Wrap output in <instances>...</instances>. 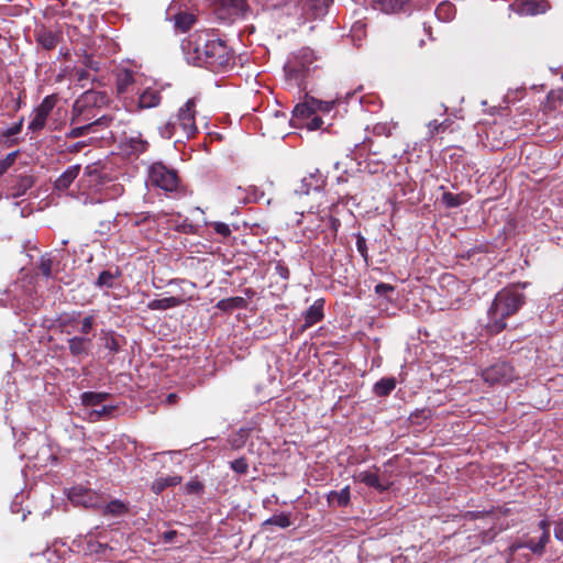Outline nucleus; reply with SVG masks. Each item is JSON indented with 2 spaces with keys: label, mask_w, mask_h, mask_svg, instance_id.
Returning a JSON list of instances; mask_svg holds the SVG:
<instances>
[{
  "label": "nucleus",
  "mask_w": 563,
  "mask_h": 563,
  "mask_svg": "<svg viewBox=\"0 0 563 563\" xmlns=\"http://www.w3.org/2000/svg\"><path fill=\"white\" fill-rule=\"evenodd\" d=\"M528 284H514L499 290L488 310V328L492 332L503 331L507 324L506 319L516 314L526 303L527 297L523 292Z\"/></svg>",
  "instance_id": "nucleus-1"
},
{
  "label": "nucleus",
  "mask_w": 563,
  "mask_h": 563,
  "mask_svg": "<svg viewBox=\"0 0 563 563\" xmlns=\"http://www.w3.org/2000/svg\"><path fill=\"white\" fill-rule=\"evenodd\" d=\"M203 53L205 57L202 58L201 66L211 71H224L234 64L232 51L223 40L217 37L213 33H210L209 43Z\"/></svg>",
  "instance_id": "nucleus-2"
},
{
  "label": "nucleus",
  "mask_w": 563,
  "mask_h": 563,
  "mask_svg": "<svg viewBox=\"0 0 563 563\" xmlns=\"http://www.w3.org/2000/svg\"><path fill=\"white\" fill-rule=\"evenodd\" d=\"M316 59L312 49L305 47L295 54L285 65L286 76L295 80L299 88L306 89L305 80L312 69Z\"/></svg>",
  "instance_id": "nucleus-3"
},
{
  "label": "nucleus",
  "mask_w": 563,
  "mask_h": 563,
  "mask_svg": "<svg viewBox=\"0 0 563 563\" xmlns=\"http://www.w3.org/2000/svg\"><path fill=\"white\" fill-rule=\"evenodd\" d=\"M147 183L150 186L166 192L177 191L180 186L177 172L174 168L167 167L162 162L153 163L148 167Z\"/></svg>",
  "instance_id": "nucleus-4"
},
{
  "label": "nucleus",
  "mask_w": 563,
  "mask_h": 563,
  "mask_svg": "<svg viewBox=\"0 0 563 563\" xmlns=\"http://www.w3.org/2000/svg\"><path fill=\"white\" fill-rule=\"evenodd\" d=\"M209 36L210 32L208 31H197L183 40L181 49L188 64L201 66Z\"/></svg>",
  "instance_id": "nucleus-5"
},
{
  "label": "nucleus",
  "mask_w": 563,
  "mask_h": 563,
  "mask_svg": "<svg viewBox=\"0 0 563 563\" xmlns=\"http://www.w3.org/2000/svg\"><path fill=\"white\" fill-rule=\"evenodd\" d=\"M196 100L188 99L187 102L178 110L175 122L177 123L180 136L189 139L192 137L198 129L196 125Z\"/></svg>",
  "instance_id": "nucleus-6"
},
{
  "label": "nucleus",
  "mask_w": 563,
  "mask_h": 563,
  "mask_svg": "<svg viewBox=\"0 0 563 563\" xmlns=\"http://www.w3.org/2000/svg\"><path fill=\"white\" fill-rule=\"evenodd\" d=\"M483 378L490 385L507 384L516 378L514 367L506 363H496L483 371Z\"/></svg>",
  "instance_id": "nucleus-7"
},
{
  "label": "nucleus",
  "mask_w": 563,
  "mask_h": 563,
  "mask_svg": "<svg viewBox=\"0 0 563 563\" xmlns=\"http://www.w3.org/2000/svg\"><path fill=\"white\" fill-rule=\"evenodd\" d=\"M68 498L75 506L93 509L102 507V497L98 493L81 486L70 488Z\"/></svg>",
  "instance_id": "nucleus-8"
},
{
  "label": "nucleus",
  "mask_w": 563,
  "mask_h": 563,
  "mask_svg": "<svg viewBox=\"0 0 563 563\" xmlns=\"http://www.w3.org/2000/svg\"><path fill=\"white\" fill-rule=\"evenodd\" d=\"M331 106L329 102L317 100L312 97L306 96L305 101L298 103L292 110L294 120L310 119L317 111H330Z\"/></svg>",
  "instance_id": "nucleus-9"
},
{
  "label": "nucleus",
  "mask_w": 563,
  "mask_h": 563,
  "mask_svg": "<svg viewBox=\"0 0 563 563\" xmlns=\"http://www.w3.org/2000/svg\"><path fill=\"white\" fill-rule=\"evenodd\" d=\"M327 178L319 169L310 173L307 177H303L300 185L295 188V194L302 196L309 195L311 190L319 191L325 186Z\"/></svg>",
  "instance_id": "nucleus-10"
},
{
  "label": "nucleus",
  "mask_w": 563,
  "mask_h": 563,
  "mask_svg": "<svg viewBox=\"0 0 563 563\" xmlns=\"http://www.w3.org/2000/svg\"><path fill=\"white\" fill-rule=\"evenodd\" d=\"M112 120H113V118L111 115H102L89 123L71 128L66 133V137L77 139V137L84 136L88 133L97 132L99 130V128H101V129L108 128L110 125V123L112 122Z\"/></svg>",
  "instance_id": "nucleus-11"
},
{
  "label": "nucleus",
  "mask_w": 563,
  "mask_h": 563,
  "mask_svg": "<svg viewBox=\"0 0 563 563\" xmlns=\"http://www.w3.org/2000/svg\"><path fill=\"white\" fill-rule=\"evenodd\" d=\"M35 41L46 51L54 49L59 43L62 35L45 26H37L34 31Z\"/></svg>",
  "instance_id": "nucleus-12"
},
{
  "label": "nucleus",
  "mask_w": 563,
  "mask_h": 563,
  "mask_svg": "<svg viewBox=\"0 0 563 563\" xmlns=\"http://www.w3.org/2000/svg\"><path fill=\"white\" fill-rule=\"evenodd\" d=\"M355 479L378 492H385L390 486L388 481L382 479L377 473L373 471L360 472L355 475Z\"/></svg>",
  "instance_id": "nucleus-13"
},
{
  "label": "nucleus",
  "mask_w": 563,
  "mask_h": 563,
  "mask_svg": "<svg viewBox=\"0 0 563 563\" xmlns=\"http://www.w3.org/2000/svg\"><path fill=\"white\" fill-rule=\"evenodd\" d=\"M81 166L79 164L69 166L55 181L54 189L57 191H66L74 180L78 177Z\"/></svg>",
  "instance_id": "nucleus-14"
},
{
  "label": "nucleus",
  "mask_w": 563,
  "mask_h": 563,
  "mask_svg": "<svg viewBox=\"0 0 563 563\" xmlns=\"http://www.w3.org/2000/svg\"><path fill=\"white\" fill-rule=\"evenodd\" d=\"M323 305L324 300L318 299L306 310L302 330H306L322 320Z\"/></svg>",
  "instance_id": "nucleus-15"
},
{
  "label": "nucleus",
  "mask_w": 563,
  "mask_h": 563,
  "mask_svg": "<svg viewBox=\"0 0 563 563\" xmlns=\"http://www.w3.org/2000/svg\"><path fill=\"white\" fill-rule=\"evenodd\" d=\"M69 352L75 357L87 356L91 339L85 336H73L67 340Z\"/></svg>",
  "instance_id": "nucleus-16"
},
{
  "label": "nucleus",
  "mask_w": 563,
  "mask_h": 563,
  "mask_svg": "<svg viewBox=\"0 0 563 563\" xmlns=\"http://www.w3.org/2000/svg\"><path fill=\"white\" fill-rule=\"evenodd\" d=\"M135 82L133 71L121 69L117 73L115 89L119 95L129 92Z\"/></svg>",
  "instance_id": "nucleus-17"
},
{
  "label": "nucleus",
  "mask_w": 563,
  "mask_h": 563,
  "mask_svg": "<svg viewBox=\"0 0 563 563\" xmlns=\"http://www.w3.org/2000/svg\"><path fill=\"white\" fill-rule=\"evenodd\" d=\"M217 4L229 15H241L247 10L246 0H217Z\"/></svg>",
  "instance_id": "nucleus-18"
},
{
  "label": "nucleus",
  "mask_w": 563,
  "mask_h": 563,
  "mask_svg": "<svg viewBox=\"0 0 563 563\" xmlns=\"http://www.w3.org/2000/svg\"><path fill=\"white\" fill-rule=\"evenodd\" d=\"M35 184V178L32 175H20L15 179V184L11 187V195L14 198L21 197L26 194Z\"/></svg>",
  "instance_id": "nucleus-19"
},
{
  "label": "nucleus",
  "mask_w": 563,
  "mask_h": 563,
  "mask_svg": "<svg viewBox=\"0 0 563 563\" xmlns=\"http://www.w3.org/2000/svg\"><path fill=\"white\" fill-rule=\"evenodd\" d=\"M183 297H165L161 299H153L147 303L150 310H167L185 303Z\"/></svg>",
  "instance_id": "nucleus-20"
},
{
  "label": "nucleus",
  "mask_w": 563,
  "mask_h": 563,
  "mask_svg": "<svg viewBox=\"0 0 563 563\" xmlns=\"http://www.w3.org/2000/svg\"><path fill=\"white\" fill-rule=\"evenodd\" d=\"M100 509H101V515L103 517H108V516L121 517V516H124L125 514H128V511H129L128 505L120 499L111 500L107 505H104V506L102 505V507H100Z\"/></svg>",
  "instance_id": "nucleus-21"
},
{
  "label": "nucleus",
  "mask_w": 563,
  "mask_h": 563,
  "mask_svg": "<svg viewBox=\"0 0 563 563\" xmlns=\"http://www.w3.org/2000/svg\"><path fill=\"white\" fill-rule=\"evenodd\" d=\"M374 8L385 12L395 13L402 10L410 0H371Z\"/></svg>",
  "instance_id": "nucleus-22"
},
{
  "label": "nucleus",
  "mask_w": 563,
  "mask_h": 563,
  "mask_svg": "<svg viewBox=\"0 0 563 563\" xmlns=\"http://www.w3.org/2000/svg\"><path fill=\"white\" fill-rule=\"evenodd\" d=\"M161 95L157 90L146 89L139 97V108L150 109L157 107L161 102Z\"/></svg>",
  "instance_id": "nucleus-23"
},
{
  "label": "nucleus",
  "mask_w": 563,
  "mask_h": 563,
  "mask_svg": "<svg viewBox=\"0 0 563 563\" xmlns=\"http://www.w3.org/2000/svg\"><path fill=\"white\" fill-rule=\"evenodd\" d=\"M350 498L349 486L342 488L340 492L332 490L328 494V503L331 506L345 507L349 505Z\"/></svg>",
  "instance_id": "nucleus-24"
},
{
  "label": "nucleus",
  "mask_w": 563,
  "mask_h": 563,
  "mask_svg": "<svg viewBox=\"0 0 563 563\" xmlns=\"http://www.w3.org/2000/svg\"><path fill=\"white\" fill-rule=\"evenodd\" d=\"M102 345L106 350H108V355L112 360L114 354L120 351V342L119 339L114 335L113 332H102L100 338Z\"/></svg>",
  "instance_id": "nucleus-25"
},
{
  "label": "nucleus",
  "mask_w": 563,
  "mask_h": 563,
  "mask_svg": "<svg viewBox=\"0 0 563 563\" xmlns=\"http://www.w3.org/2000/svg\"><path fill=\"white\" fill-rule=\"evenodd\" d=\"M120 272L119 269H115L114 272L112 271H102L95 285L96 287L98 288H112L115 284V280L120 277Z\"/></svg>",
  "instance_id": "nucleus-26"
},
{
  "label": "nucleus",
  "mask_w": 563,
  "mask_h": 563,
  "mask_svg": "<svg viewBox=\"0 0 563 563\" xmlns=\"http://www.w3.org/2000/svg\"><path fill=\"white\" fill-rule=\"evenodd\" d=\"M174 21L177 30L186 32L196 23V16L192 13L179 12L174 16Z\"/></svg>",
  "instance_id": "nucleus-27"
},
{
  "label": "nucleus",
  "mask_w": 563,
  "mask_h": 563,
  "mask_svg": "<svg viewBox=\"0 0 563 563\" xmlns=\"http://www.w3.org/2000/svg\"><path fill=\"white\" fill-rule=\"evenodd\" d=\"M396 387V379L394 377L382 378L374 385V393L384 397L389 395Z\"/></svg>",
  "instance_id": "nucleus-28"
},
{
  "label": "nucleus",
  "mask_w": 563,
  "mask_h": 563,
  "mask_svg": "<svg viewBox=\"0 0 563 563\" xmlns=\"http://www.w3.org/2000/svg\"><path fill=\"white\" fill-rule=\"evenodd\" d=\"M246 300L243 297H231L222 299L217 303L220 310L229 311L233 309H243L246 307Z\"/></svg>",
  "instance_id": "nucleus-29"
},
{
  "label": "nucleus",
  "mask_w": 563,
  "mask_h": 563,
  "mask_svg": "<svg viewBox=\"0 0 563 563\" xmlns=\"http://www.w3.org/2000/svg\"><path fill=\"white\" fill-rule=\"evenodd\" d=\"M47 118L48 115L34 109L31 114V121L29 122L27 129L33 133L43 130L46 124Z\"/></svg>",
  "instance_id": "nucleus-30"
},
{
  "label": "nucleus",
  "mask_w": 563,
  "mask_h": 563,
  "mask_svg": "<svg viewBox=\"0 0 563 563\" xmlns=\"http://www.w3.org/2000/svg\"><path fill=\"white\" fill-rule=\"evenodd\" d=\"M180 481L179 476L161 477L153 483L152 489L155 494H159L167 487L178 485Z\"/></svg>",
  "instance_id": "nucleus-31"
},
{
  "label": "nucleus",
  "mask_w": 563,
  "mask_h": 563,
  "mask_svg": "<svg viewBox=\"0 0 563 563\" xmlns=\"http://www.w3.org/2000/svg\"><path fill=\"white\" fill-rule=\"evenodd\" d=\"M79 317V312L63 313L57 318L58 327L63 332L69 333L68 328H73L78 322Z\"/></svg>",
  "instance_id": "nucleus-32"
},
{
  "label": "nucleus",
  "mask_w": 563,
  "mask_h": 563,
  "mask_svg": "<svg viewBox=\"0 0 563 563\" xmlns=\"http://www.w3.org/2000/svg\"><path fill=\"white\" fill-rule=\"evenodd\" d=\"M107 397V393L86 391L81 395V401L87 407H95L102 404Z\"/></svg>",
  "instance_id": "nucleus-33"
},
{
  "label": "nucleus",
  "mask_w": 563,
  "mask_h": 563,
  "mask_svg": "<svg viewBox=\"0 0 563 563\" xmlns=\"http://www.w3.org/2000/svg\"><path fill=\"white\" fill-rule=\"evenodd\" d=\"M159 134L164 139H172L173 136L178 135V140L180 141L183 136H180V131L175 122V120H169L168 122L164 123L162 126H159Z\"/></svg>",
  "instance_id": "nucleus-34"
},
{
  "label": "nucleus",
  "mask_w": 563,
  "mask_h": 563,
  "mask_svg": "<svg viewBox=\"0 0 563 563\" xmlns=\"http://www.w3.org/2000/svg\"><path fill=\"white\" fill-rule=\"evenodd\" d=\"M247 438H249V430L240 429L235 433L231 434L229 437L228 441L232 449L239 450L245 445Z\"/></svg>",
  "instance_id": "nucleus-35"
},
{
  "label": "nucleus",
  "mask_w": 563,
  "mask_h": 563,
  "mask_svg": "<svg viewBox=\"0 0 563 563\" xmlns=\"http://www.w3.org/2000/svg\"><path fill=\"white\" fill-rule=\"evenodd\" d=\"M93 96H95L93 93L87 92L85 95L84 99L76 100V102L74 103V107H73L74 115L71 118V124L81 122L80 114H81V111H82V107L86 106V103L88 101H90V99Z\"/></svg>",
  "instance_id": "nucleus-36"
},
{
  "label": "nucleus",
  "mask_w": 563,
  "mask_h": 563,
  "mask_svg": "<svg viewBox=\"0 0 563 563\" xmlns=\"http://www.w3.org/2000/svg\"><path fill=\"white\" fill-rule=\"evenodd\" d=\"M290 525L291 521L286 514L274 515L263 522V526H277L279 528H287Z\"/></svg>",
  "instance_id": "nucleus-37"
},
{
  "label": "nucleus",
  "mask_w": 563,
  "mask_h": 563,
  "mask_svg": "<svg viewBox=\"0 0 563 563\" xmlns=\"http://www.w3.org/2000/svg\"><path fill=\"white\" fill-rule=\"evenodd\" d=\"M309 8L313 11L316 16H320L325 13L328 7L332 0H307Z\"/></svg>",
  "instance_id": "nucleus-38"
},
{
  "label": "nucleus",
  "mask_w": 563,
  "mask_h": 563,
  "mask_svg": "<svg viewBox=\"0 0 563 563\" xmlns=\"http://www.w3.org/2000/svg\"><path fill=\"white\" fill-rule=\"evenodd\" d=\"M451 123L450 120L443 122H438L437 120L430 121L428 124L429 135L434 136L435 134L444 133Z\"/></svg>",
  "instance_id": "nucleus-39"
},
{
  "label": "nucleus",
  "mask_w": 563,
  "mask_h": 563,
  "mask_svg": "<svg viewBox=\"0 0 563 563\" xmlns=\"http://www.w3.org/2000/svg\"><path fill=\"white\" fill-rule=\"evenodd\" d=\"M537 547H539V542H534L532 539L526 541L525 543H514L509 547L511 553H516L521 548L529 549L532 553L537 555H542L544 551H537Z\"/></svg>",
  "instance_id": "nucleus-40"
},
{
  "label": "nucleus",
  "mask_w": 563,
  "mask_h": 563,
  "mask_svg": "<svg viewBox=\"0 0 563 563\" xmlns=\"http://www.w3.org/2000/svg\"><path fill=\"white\" fill-rule=\"evenodd\" d=\"M435 14L441 20H450L454 15V7L449 2H442L438 5Z\"/></svg>",
  "instance_id": "nucleus-41"
},
{
  "label": "nucleus",
  "mask_w": 563,
  "mask_h": 563,
  "mask_svg": "<svg viewBox=\"0 0 563 563\" xmlns=\"http://www.w3.org/2000/svg\"><path fill=\"white\" fill-rule=\"evenodd\" d=\"M38 269L41 272V274L43 276H45L46 278H49L53 276V260L47 256V255H44L41 257L40 260V264H38Z\"/></svg>",
  "instance_id": "nucleus-42"
},
{
  "label": "nucleus",
  "mask_w": 563,
  "mask_h": 563,
  "mask_svg": "<svg viewBox=\"0 0 563 563\" xmlns=\"http://www.w3.org/2000/svg\"><path fill=\"white\" fill-rule=\"evenodd\" d=\"M56 99L54 96H46L42 102L36 107L35 109L45 113L46 115H49L53 108L55 107Z\"/></svg>",
  "instance_id": "nucleus-43"
},
{
  "label": "nucleus",
  "mask_w": 563,
  "mask_h": 563,
  "mask_svg": "<svg viewBox=\"0 0 563 563\" xmlns=\"http://www.w3.org/2000/svg\"><path fill=\"white\" fill-rule=\"evenodd\" d=\"M231 468L238 474H246L249 471V463L245 457H239L230 463Z\"/></svg>",
  "instance_id": "nucleus-44"
},
{
  "label": "nucleus",
  "mask_w": 563,
  "mask_h": 563,
  "mask_svg": "<svg viewBox=\"0 0 563 563\" xmlns=\"http://www.w3.org/2000/svg\"><path fill=\"white\" fill-rule=\"evenodd\" d=\"M356 249H357V252L363 257L364 262L366 264H368V253H367L366 239L361 233L356 234Z\"/></svg>",
  "instance_id": "nucleus-45"
},
{
  "label": "nucleus",
  "mask_w": 563,
  "mask_h": 563,
  "mask_svg": "<svg viewBox=\"0 0 563 563\" xmlns=\"http://www.w3.org/2000/svg\"><path fill=\"white\" fill-rule=\"evenodd\" d=\"M442 201L449 208L459 207L463 202V200L460 198V196L454 195L452 192H444L442 195Z\"/></svg>",
  "instance_id": "nucleus-46"
},
{
  "label": "nucleus",
  "mask_w": 563,
  "mask_h": 563,
  "mask_svg": "<svg viewBox=\"0 0 563 563\" xmlns=\"http://www.w3.org/2000/svg\"><path fill=\"white\" fill-rule=\"evenodd\" d=\"M18 152L9 153L4 158L0 159V176H2L15 162Z\"/></svg>",
  "instance_id": "nucleus-47"
},
{
  "label": "nucleus",
  "mask_w": 563,
  "mask_h": 563,
  "mask_svg": "<svg viewBox=\"0 0 563 563\" xmlns=\"http://www.w3.org/2000/svg\"><path fill=\"white\" fill-rule=\"evenodd\" d=\"M130 147L132 148L133 152L135 153H143L146 151L147 148V142L142 140L141 137H131L130 141Z\"/></svg>",
  "instance_id": "nucleus-48"
},
{
  "label": "nucleus",
  "mask_w": 563,
  "mask_h": 563,
  "mask_svg": "<svg viewBox=\"0 0 563 563\" xmlns=\"http://www.w3.org/2000/svg\"><path fill=\"white\" fill-rule=\"evenodd\" d=\"M96 323L93 316H87L85 317L80 322V329L79 332L81 334H88L93 329V325Z\"/></svg>",
  "instance_id": "nucleus-49"
},
{
  "label": "nucleus",
  "mask_w": 563,
  "mask_h": 563,
  "mask_svg": "<svg viewBox=\"0 0 563 563\" xmlns=\"http://www.w3.org/2000/svg\"><path fill=\"white\" fill-rule=\"evenodd\" d=\"M211 225L213 227L214 231L223 238H228L231 234L230 227L224 222H213Z\"/></svg>",
  "instance_id": "nucleus-50"
},
{
  "label": "nucleus",
  "mask_w": 563,
  "mask_h": 563,
  "mask_svg": "<svg viewBox=\"0 0 563 563\" xmlns=\"http://www.w3.org/2000/svg\"><path fill=\"white\" fill-rule=\"evenodd\" d=\"M23 118H21L15 124H13L12 126H10L4 133L3 135L7 136V137H11V136H14L16 134H19L22 130V126H23Z\"/></svg>",
  "instance_id": "nucleus-51"
},
{
  "label": "nucleus",
  "mask_w": 563,
  "mask_h": 563,
  "mask_svg": "<svg viewBox=\"0 0 563 563\" xmlns=\"http://www.w3.org/2000/svg\"><path fill=\"white\" fill-rule=\"evenodd\" d=\"M112 410H113L112 407L102 406L101 409H99V410H92L89 413V417L91 420H98L102 416L109 415Z\"/></svg>",
  "instance_id": "nucleus-52"
},
{
  "label": "nucleus",
  "mask_w": 563,
  "mask_h": 563,
  "mask_svg": "<svg viewBox=\"0 0 563 563\" xmlns=\"http://www.w3.org/2000/svg\"><path fill=\"white\" fill-rule=\"evenodd\" d=\"M275 271L276 273L283 278V279H288L289 278V275H290V272H289V268L286 266L285 263L283 262H277L276 265H275Z\"/></svg>",
  "instance_id": "nucleus-53"
},
{
  "label": "nucleus",
  "mask_w": 563,
  "mask_h": 563,
  "mask_svg": "<svg viewBox=\"0 0 563 563\" xmlns=\"http://www.w3.org/2000/svg\"><path fill=\"white\" fill-rule=\"evenodd\" d=\"M394 291V287L389 284L379 283L375 286V292L380 296H385Z\"/></svg>",
  "instance_id": "nucleus-54"
},
{
  "label": "nucleus",
  "mask_w": 563,
  "mask_h": 563,
  "mask_svg": "<svg viewBox=\"0 0 563 563\" xmlns=\"http://www.w3.org/2000/svg\"><path fill=\"white\" fill-rule=\"evenodd\" d=\"M322 124H323L322 119L316 114H313L311 117V120L306 123V125L308 126L309 130H318L322 126Z\"/></svg>",
  "instance_id": "nucleus-55"
},
{
  "label": "nucleus",
  "mask_w": 563,
  "mask_h": 563,
  "mask_svg": "<svg viewBox=\"0 0 563 563\" xmlns=\"http://www.w3.org/2000/svg\"><path fill=\"white\" fill-rule=\"evenodd\" d=\"M539 547H537V551H544L547 544L550 542V532H542V536L539 539Z\"/></svg>",
  "instance_id": "nucleus-56"
},
{
  "label": "nucleus",
  "mask_w": 563,
  "mask_h": 563,
  "mask_svg": "<svg viewBox=\"0 0 563 563\" xmlns=\"http://www.w3.org/2000/svg\"><path fill=\"white\" fill-rule=\"evenodd\" d=\"M554 537L559 541L563 542V520H560L559 522H556L555 528H554Z\"/></svg>",
  "instance_id": "nucleus-57"
},
{
  "label": "nucleus",
  "mask_w": 563,
  "mask_h": 563,
  "mask_svg": "<svg viewBox=\"0 0 563 563\" xmlns=\"http://www.w3.org/2000/svg\"><path fill=\"white\" fill-rule=\"evenodd\" d=\"M563 99V92L562 91H551L549 95H548V101H562Z\"/></svg>",
  "instance_id": "nucleus-58"
},
{
  "label": "nucleus",
  "mask_w": 563,
  "mask_h": 563,
  "mask_svg": "<svg viewBox=\"0 0 563 563\" xmlns=\"http://www.w3.org/2000/svg\"><path fill=\"white\" fill-rule=\"evenodd\" d=\"M538 526L542 532H550V521L548 519L541 520Z\"/></svg>",
  "instance_id": "nucleus-59"
},
{
  "label": "nucleus",
  "mask_w": 563,
  "mask_h": 563,
  "mask_svg": "<svg viewBox=\"0 0 563 563\" xmlns=\"http://www.w3.org/2000/svg\"><path fill=\"white\" fill-rule=\"evenodd\" d=\"M177 400H178V395H177V394H175V393H170V394H168V395H167V397H166V402H167L168 405H174V404H176V402H177Z\"/></svg>",
  "instance_id": "nucleus-60"
},
{
  "label": "nucleus",
  "mask_w": 563,
  "mask_h": 563,
  "mask_svg": "<svg viewBox=\"0 0 563 563\" xmlns=\"http://www.w3.org/2000/svg\"><path fill=\"white\" fill-rule=\"evenodd\" d=\"M11 102H12V110L14 112L19 111L20 108H21V98H13L11 99Z\"/></svg>",
  "instance_id": "nucleus-61"
},
{
  "label": "nucleus",
  "mask_w": 563,
  "mask_h": 563,
  "mask_svg": "<svg viewBox=\"0 0 563 563\" xmlns=\"http://www.w3.org/2000/svg\"><path fill=\"white\" fill-rule=\"evenodd\" d=\"M529 13L531 14H536L538 13V10H537V2H528L527 3V9H526Z\"/></svg>",
  "instance_id": "nucleus-62"
},
{
  "label": "nucleus",
  "mask_w": 563,
  "mask_h": 563,
  "mask_svg": "<svg viewBox=\"0 0 563 563\" xmlns=\"http://www.w3.org/2000/svg\"><path fill=\"white\" fill-rule=\"evenodd\" d=\"M176 534H177V532L174 531V530L166 531L164 533V540L169 542V541H172L176 537Z\"/></svg>",
  "instance_id": "nucleus-63"
},
{
  "label": "nucleus",
  "mask_w": 563,
  "mask_h": 563,
  "mask_svg": "<svg viewBox=\"0 0 563 563\" xmlns=\"http://www.w3.org/2000/svg\"><path fill=\"white\" fill-rule=\"evenodd\" d=\"M82 146H85V143H82V142H78V143L74 144V145L69 148V151H70L71 153H74V152H78Z\"/></svg>",
  "instance_id": "nucleus-64"
}]
</instances>
